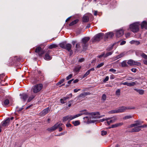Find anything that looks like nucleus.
<instances>
[{
    "instance_id": "nucleus-14",
    "label": "nucleus",
    "mask_w": 147,
    "mask_h": 147,
    "mask_svg": "<svg viewBox=\"0 0 147 147\" xmlns=\"http://www.w3.org/2000/svg\"><path fill=\"white\" fill-rule=\"evenodd\" d=\"M141 28L142 29H147V22L146 21H143L140 24Z\"/></svg>"
},
{
    "instance_id": "nucleus-12",
    "label": "nucleus",
    "mask_w": 147,
    "mask_h": 147,
    "mask_svg": "<svg viewBox=\"0 0 147 147\" xmlns=\"http://www.w3.org/2000/svg\"><path fill=\"white\" fill-rule=\"evenodd\" d=\"M136 54L138 56H141L145 59H147V55L145 53L141 52H136Z\"/></svg>"
},
{
    "instance_id": "nucleus-25",
    "label": "nucleus",
    "mask_w": 147,
    "mask_h": 147,
    "mask_svg": "<svg viewBox=\"0 0 147 147\" xmlns=\"http://www.w3.org/2000/svg\"><path fill=\"white\" fill-rule=\"evenodd\" d=\"M134 90L136 91L140 95H142L144 93V90L142 89H135Z\"/></svg>"
},
{
    "instance_id": "nucleus-15",
    "label": "nucleus",
    "mask_w": 147,
    "mask_h": 147,
    "mask_svg": "<svg viewBox=\"0 0 147 147\" xmlns=\"http://www.w3.org/2000/svg\"><path fill=\"white\" fill-rule=\"evenodd\" d=\"M51 52V51L49 50L47 53L45 54L44 59L47 60H49L51 59L52 57L49 55V53Z\"/></svg>"
},
{
    "instance_id": "nucleus-27",
    "label": "nucleus",
    "mask_w": 147,
    "mask_h": 147,
    "mask_svg": "<svg viewBox=\"0 0 147 147\" xmlns=\"http://www.w3.org/2000/svg\"><path fill=\"white\" fill-rule=\"evenodd\" d=\"M58 47V46L57 45L55 44H52L50 45L49 47L48 48L50 49H51L54 48H55L57 47Z\"/></svg>"
},
{
    "instance_id": "nucleus-55",
    "label": "nucleus",
    "mask_w": 147,
    "mask_h": 147,
    "mask_svg": "<svg viewBox=\"0 0 147 147\" xmlns=\"http://www.w3.org/2000/svg\"><path fill=\"white\" fill-rule=\"evenodd\" d=\"M117 127V123L112 125L111 126V127H112V128H115V127Z\"/></svg>"
},
{
    "instance_id": "nucleus-30",
    "label": "nucleus",
    "mask_w": 147,
    "mask_h": 147,
    "mask_svg": "<svg viewBox=\"0 0 147 147\" xmlns=\"http://www.w3.org/2000/svg\"><path fill=\"white\" fill-rule=\"evenodd\" d=\"M78 21V20H76L70 23L69 24V26H72L74 24L77 23Z\"/></svg>"
},
{
    "instance_id": "nucleus-8",
    "label": "nucleus",
    "mask_w": 147,
    "mask_h": 147,
    "mask_svg": "<svg viewBox=\"0 0 147 147\" xmlns=\"http://www.w3.org/2000/svg\"><path fill=\"white\" fill-rule=\"evenodd\" d=\"M62 125V124L61 123L59 124L57 123L55 124L54 126H53L52 127L50 128H48V130L49 131H53L56 129L58 127H59L61 126Z\"/></svg>"
},
{
    "instance_id": "nucleus-28",
    "label": "nucleus",
    "mask_w": 147,
    "mask_h": 147,
    "mask_svg": "<svg viewBox=\"0 0 147 147\" xmlns=\"http://www.w3.org/2000/svg\"><path fill=\"white\" fill-rule=\"evenodd\" d=\"M73 124L75 126H76L78 125H79L80 124V122L79 121L77 120L76 121H73Z\"/></svg>"
},
{
    "instance_id": "nucleus-57",
    "label": "nucleus",
    "mask_w": 147,
    "mask_h": 147,
    "mask_svg": "<svg viewBox=\"0 0 147 147\" xmlns=\"http://www.w3.org/2000/svg\"><path fill=\"white\" fill-rule=\"evenodd\" d=\"M14 59L18 61H20V59L17 57H14Z\"/></svg>"
},
{
    "instance_id": "nucleus-37",
    "label": "nucleus",
    "mask_w": 147,
    "mask_h": 147,
    "mask_svg": "<svg viewBox=\"0 0 147 147\" xmlns=\"http://www.w3.org/2000/svg\"><path fill=\"white\" fill-rule=\"evenodd\" d=\"M132 116L131 115H128L124 117L123 118V119L126 120L131 118Z\"/></svg>"
},
{
    "instance_id": "nucleus-22",
    "label": "nucleus",
    "mask_w": 147,
    "mask_h": 147,
    "mask_svg": "<svg viewBox=\"0 0 147 147\" xmlns=\"http://www.w3.org/2000/svg\"><path fill=\"white\" fill-rule=\"evenodd\" d=\"M114 36V34L112 32H108L106 34L107 38H112Z\"/></svg>"
},
{
    "instance_id": "nucleus-60",
    "label": "nucleus",
    "mask_w": 147,
    "mask_h": 147,
    "mask_svg": "<svg viewBox=\"0 0 147 147\" xmlns=\"http://www.w3.org/2000/svg\"><path fill=\"white\" fill-rule=\"evenodd\" d=\"M143 62L144 64L147 65V59L143 60Z\"/></svg>"
},
{
    "instance_id": "nucleus-58",
    "label": "nucleus",
    "mask_w": 147,
    "mask_h": 147,
    "mask_svg": "<svg viewBox=\"0 0 147 147\" xmlns=\"http://www.w3.org/2000/svg\"><path fill=\"white\" fill-rule=\"evenodd\" d=\"M115 78V76L113 75H112L110 76V78L111 79H114Z\"/></svg>"
},
{
    "instance_id": "nucleus-16",
    "label": "nucleus",
    "mask_w": 147,
    "mask_h": 147,
    "mask_svg": "<svg viewBox=\"0 0 147 147\" xmlns=\"http://www.w3.org/2000/svg\"><path fill=\"white\" fill-rule=\"evenodd\" d=\"M10 121V118H8L6 120L3 121L2 123V125L3 126H7L9 123Z\"/></svg>"
},
{
    "instance_id": "nucleus-29",
    "label": "nucleus",
    "mask_w": 147,
    "mask_h": 147,
    "mask_svg": "<svg viewBox=\"0 0 147 147\" xmlns=\"http://www.w3.org/2000/svg\"><path fill=\"white\" fill-rule=\"evenodd\" d=\"M35 96L34 94H32V95L30 96L28 100V102H30L32 99H33Z\"/></svg>"
},
{
    "instance_id": "nucleus-53",
    "label": "nucleus",
    "mask_w": 147,
    "mask_h": 147,
    "mask_svg": "<svg viewBox=\"0 0 147 147\" xmlns=\"http://www.w3.org/2000/svg\"><path fill=\"white\" fill-rule=\"evenodd\" d=\"M123 123L122 122L117 123V127H120L123 125Z\"/></svg>"
},
{
    "instance_id": "nucleus-10",
    "label": "nucleus",
    "mask_w": 147,
    "mask_h": 147,
    "mask_svg": "<svg viewBox=\"0 0 147 147\" xmlns=\"http://www.w3.org/2000/svg\"><path fill=\"white\" fill-rule=\"evenodd\" d=\"M110 118V119L108 120H107L106 123L105 122L106 125L107 124V125H109L111 123H113L116 121L117 119V117H111Z\"/></svg>"
},
{
    "instance_id": "nucleus-24",
    "label": "nucleus",
    "mask_w": 147,
    "mask_h": 147,
    "mask_svg": "<svg viewBox=\"0 0 147 147\" xmlns=\"http://www.w3.org/2000/svg\"><path fill=\"white\" fill-rule=\"evenodd\" d=\"M89 20V17L86 16H83L82 18V21L83 22H86L88 21Z\"/></svg>"
},
{
    "instance_id": "nucleus-48",
    "label": "nucleus",
    "mask_w": 147,
    "mask_h": 147,
    "mask_svg": "<svg viewBox=\"0 0 147 147\" xmlns=\"http://www.w3.org/2000/svg\"><path fill=\"white\" fill-rule=\"evenodd\" d=\"M107 132L106 131H101V135L102 136H104L106 135L107 134Z\"/></svg>"
},
{
    "instance_id": "nucleus-6",
    "label": "nucleus",
    "mask_w": 147,
    "mask_h": 147,
    "mask_svg": "<svg viewBox=\"0 0 147 147\" xmlns=\"http://www.w3.org/2000/svg\"><path fill=\"white\" fill-rule=\"evenodd\" d=\"M127 63L130 66L140 65H141V63H140L135 61L131 59L128 60Z\"/></svg>"
},
{
    "instance_id": "nucleus-59",
    "label": "nucleus",
    "mask_w": 147,
    "mask_h": 147,
    "mask_svg": "<svg viewBox=\"0 0 147 147\" xmlns=\"http://www.w3.org/2000/svg\"><path fill=\"white\" fill-rule=\"evenodd\" d=\"M136 68H132L131 69V70L132 71L134 72H136Z\"/></svg>"
},
{
    "instance_id": "nucleus-39",
    "label": "nucleus",
    "mask_w": 147,
    "mask_h": 147,
    "mask_svg": "<svg viewBox=\"0 0 147 147\" xmlns=\"http://www.w3.org/2000/svg\"><path fill=\"white\" fill-rule=\"evenodd\" d=\"M121 90L120 89H118L116 92V94L117 96H119L120 94Z\"/></svg>"
},
{
    "instance_id": "nucleus-17",
    "label": "nucleus",
    "mask_w": 147,
    "mask_h": 147,
    "mask_svg": "<svg viewBox=\"0 0 147 147\" xmlns=\"http://www.w3.org/2000/svg\"><path fill=\"white\" fill-rule=\"evenodd\" d=\"M20 96L21 98L24 102L26 101L28 97V95L25 94H20Z\"/></svg>"
},
{
    "instance_id": "nucleus-43",
    "label": "nucleus",
    "mask_w": 147,
    "mask_h": 147,
    "mask_svg": "<svg viewBox=\"0 0 147 147\" xmlns=\"http://www.w3.org/2000/svg\"><path fill=\"white\" fill-rule=\"evenodd\" d=\"M63 121H66L69 119L68 115L64 117L63 118Z\"/></svg>"
},
{
    "instance_id": "nucleus-23",
    "label": "nucleus",
    "mask_w": 147,
    "mask_h": 147,
    "mask_svg": "<svg viewBox=\"0 0 147 147\" xmlns=\"http://www.w3.org/2000/svg\"><path fill=\"white\" fill-rule=\"evenodd\" d=\"M81 68V66L78 65L76 66L74 69V71L76 73H78Z\"/></svg>"
},
{
    "instance_id": "nucleus-32",
    "label": "nucleus",
    "mask_w": 147,
    "mask_h": 147,
    "mask_svg": "<svg viewBox=\"0 0 147 147\" xmlns=\"http://www.w3.org/2000/svg\"><path fill=\"white\" fill-rule=\"evenodd\" d=\"M41 48L40 47H37L35 50V52L37 53H39L41 50Z\"/></svg>"
},
{
    "instance_id": "nucleus-13",
    "label": "nucleus",
    "mask_w": 147,
    "mask_h": 147,
    "mask_svg": "<svg viewBox=\"0 0 147 147\" xmlns=\"http://www.w3.org/2000/svg\"><path fill=\"white\" fill-rule=\"evenodd\" d=\"M72 47V45L71 44H66L65 49L67 50L68 51L70 52V54L71 55V54L72 53V50H71V48Z\"/></svg>"
},
{
    "instance_id": "nucleus-49",
    "label": "nucleus",
    "mask_w": 147,
    "mask_h": 147,
    "mask_svg": "<svg viewBox=\"0 0 147 147\" xmlns=\"http://www.w3.org/2000/svg\"><path fill=\"white\" fill-rule=\"evenodd\" d=\"M81 115H82V114H80V113H79L78 114H77L75 115H74V119H75V118L78 117H80Z\"/></svg>"
},
{
    "instance_id": "nucleus-21",
    "label": "nucleus",
    "mask_w": 147,
    "mask_h": 147,
    "mask_svg": "<svg viewBox=\"0 0 147 147\" xmlns=\"http://www.w3.org/2000/svg\"><path fill=\"white\" fill-rule=\"evenodd\" d=\"M94 68H92L88 70L86 72L84 75L83 77L84 78L87 76H88L90 73V72L91 71H94Z\"/></svg>"
},
{
    "instance_id": "nucleus-52",
    "label": "nucleus",
    "mask_w": 147,
    "mask_h": 147,
    "mask_svg": "<svg viewBox=\"0 0 147 147\" xmlns=\"http://www.w3.org/2000/svg\"><path fill=\"white\" fill-rule=\"evenodd\" d=\"M109 71L112 72L113 73H115L116 71V70L115 69L112 68L110 69L109 70Z\"/></svg>"
},
{
    "instance_id": "nucleus-1",
    "label": "nucleus",
    "mask_w": 147,
    "mask_h": 147,
    "mask_svg": "<svg viewBox=\"0 0 147 147\" xmlns=\"http://www.w3.org/2000/svg\"><path fill=\"white\" fill-rule=\"evenodd\" d=\"M140 24L139 22H136L130 24L129 26V29L134 33L139 31Z\"/></svg>"
},
{
    "instance_id": "nucleus-34",
    "label": "nucleus",
    "mask_w": 147,
    "mask_h": 147,
    "mask_svg": "<svg viewBox=\"0 0 147 147\" xmlns=\"http://www.w3.org/2000/svg\"><path fill=\"white\" fill-rule=\"evenodd\" d=\"M121 66L122 67H125L127 66L126 61H123L121 63Z\"/></svg>"
},
{
    "instance_id": "nucleus-4",
    "label": "nucleus",
    "mask_w": 147,
    "mask_h": 147,
    "mask_svg": "<svg viewBox=\"0 0 147 147\" xmlns=\"http://www.w3.org/2000/svg\"><path fill=\"white\" fill-rule=\"evenodd\" d=\"M90 38L89 37H86L82 39V46L83 47V49H86L87 46V43L90 40Z\"/></svg>"
},
{
    "instance_id": "nucleus-62",
    "label": "nucleus",
    "mask_w": 147,
    "mask_h": 147,
    "mask_svg": "<svg viewBox=\"0 0 147 147\" xmlns=\"http://www.w3.org/2000/svg\"><path fill=\"white\" fill-rule=\"evenodd\" d=\"M105 54L104 53L102 54L101 55H99L98 56V57L99 58H100L104 56V57Z\"/></svg>"
},
{
    "instance_id": "nucleus-3",
    "label": "nucleus",
    "mask_w": 147,
    "mask_h": 147,
    "mask_svg": "<svg viewBox=\"0 0 147 147\" xmlns=\"http://www.w3.org/2000/svg\"><path fill=\"white\" fill-rule=\"evenodd\" d=\"M103 33H101L97 34L95 35L92 39L93 42L99 41L103 38Z\"/></svg>"
},
{
    "instance_id": "nucleus-40",
    "label": "nucleus",
    "mask_w": 147,
    "mask_h": 147,
    "mask_svg": "<svg viewBox=\"0 0 147 147\" xmlns=\"http://www.w3.org/2000/svg\"><path fill=\"white\" fill-rule=\"evenodd\" d=\"M45 53V51L41 49V51L40 52L38 53V55L40 56H42V55Z\"/></svg>"
},
{
    "instance_id": "nucleus-36",
    "label": "nucleus",
    "mask_w": 147,
    "mask_h": 147,
    "mask_svg": "<svg viewBox=\"0 0 147 147\" xmlns=\"http://www.w3.org/2000/svg\"><path fill=\"white\" fill-rule=\"evenodd\" d=\"M66 44L64 43H62L59 44L60 47L65 49V47Z\"/></svg>"
},
{
    "instance_id": "nucleus-33",
    "label": "nucleus",
    "mask_w": 147,
    "mask_h": 147,
    "mask_svg": "<svg viewBox=\"0 0 147 147\" xmlns=\"http://www.w3.org/2000/svg\"><path fill=\"white\" fill-rule=\"evenodd\" d=\"M64 80L65 79H62L61 80H60V81L59 82L56 84V85L59 86V85H61V84H62L64 82Z\"/></svg>"
},
{
    "instance_id": "nucleus-19",
    "label": "nucleus",
    "mask_w": 147,
    "mask_h": 147,
    "mask_svg": "<svg viewBox=\"0 0 147 147\" xmlns=\"http://www.w3.org/2000/svg\"><path fill=\"white\" fill-rule=\"evenodd\" d=\"M90 93L89 92H86L83 93H81L78 96L77 98L78 99H80L81 97H85L87 95H89Z\"/></svg>"
},
{
    "instance_id": "nucleus-31",
    "label": "nucleus",
    "mask_w": 147,
    "mask_h": 147,
    "mask_svg": "<svg viewBox=\"0 0 147 147\" xmlns=\"http://www.w3.org/2000/svg\"><path fill=\"white\" fill-rule=\"evenodd\" d=\"M80 113L82 114V115H87L88 114V113L86 110L80 111Z\"/></svg>"
},
{
    "instance_id": "nucleus-9",
    "label": "nucleus",
    "mask_w": 147,
    "mask_h": 147,
    "mask_svg": "<svg viewBox=\"0 0 147 147\" xmlns=\"http://www.w3.org/2000/svg\"><path fill=\"white\" fill-rule=\"evenodd\" d=\"M115 34L116 36L118 37L122 36L124 34L123 31L122 29H119L116 30Z\"/></svg>"
},
{
    "instance_id": "nucleus-2",
    "label": "nucleus",
    "mask_w": 147,
    "mask_h": 147,
    "mask_svg": "<svg viewBox=\"0 0 147 147\" xmlns=\"http://www.w3.org/2000/svg\"><path fill=\"white\" fill-rule=\"evenodd\" d=\"M43 88L42 84H37L32 87L31 91L34 93L39 92Z\"/></svg>"
},
{
    "instance_id": "nucleus-42",
    "label": "nucleus",
    "mask_w": 147,
    "mask_h": 147,
    "mask_svg": "<svg viewBox=\"0 0 147 147\" xmlns=\"http://www.w3.org/2000/svg\"><path fill=\"white\" fill-rule=\"evenodd\" d=\"M104 64V62H102L101 63H100L99 64H98L97 66V68H99L102 66Z\"/></svg>"
},
{
    "instance_id": "nucleus-51",
    "label": "nucleus",
    "mask_w": 147,
    "mask_h": 147,
    "mask_svg": "<svg viewBox=\"0 0 147 147\" xmlns=\"http://www.w3.org/2000/svg\"><path fill=\"white\" fill-rule=\"evenodd\" d=\"M109 79V77L108 76H107L105 78L103 82H105L107 81H108Z\"/></svg>"
},
{
    "instance_id": "nucleus-45",
    "label": "nucleus",
    "mask_w": 147,
    "mask_h": 147,
    "mask_svg": "<svg viewBox=\"0 0 147 147\" xmlns=\"http://www.w3.org/2000/svg\"><path fill=\"white\" fill-rule=\"evenodd\" d=\"M102 99L104 101L106 99V96L105 94H103L102 96Z\"/></svg>"
},
{
    "instance_id": "nucleus-54",
    "label": "nucleus",
    "mask_w": 147,
    "mask_h": 147,
    "mask_svg": "<svg viewBox=\"0 0 147 147\" xmlns=\"http://www.w3.org/2000/svg\"><path fill=\"white\" fill-rule=\"evenodd\" d=\"M76 50H78V49L80 48V44L79 43H77L76 45Z\"/></svg>"
},
{
    "instance_id": "nucleus-61",
    "label": "nucleus",
    "mask_w": 147,
    "mask_h": 147,
    "mask_svg": "<svg viewBox=\"0 0 147 147\" xmlns=\"http://www.w3.org/2000/svg\"><path fill=\"white\" fill-rule=\"evenodd\" d=\"M81 90L80 89H75L74 90V92H77L78 91H80Z\"/></svg>"
},
{
    "instance_id": "nucleus-35",
    "label": "nucleus",
    "mask_w": 147,
    "mask_h": 147,
    "mask_svg": "<svg viewBox=\"0 0 147 147\" xmlns=\"http://www.w3.org/2000/svg\"><path fill=\"white\" fill-rule=\"evenodd\" d=\"M118 113L117 109L111 110L109 112V114H113Z\"/></svg>"
},
{
    "instance_id": "nucleus-56",
    "label": "nucleus",
    "mask_w": 147,
    "mask_h": 147,
    "mask_svg": "<svg viewBox=\"0 0 147 147\" xmlns=\"http://www.w3.org/2000/svg\"><path fill=\"white\" fill-rule=\"evenodd\" d=\"M130 35V33H127L125 34V36L126 38L129 37Z\"/></svg>"
},
{
    "instance_id": "nucleus-7",
    "label": "nucleus",
    "mask_w": 147,
    "mask_h": 147,
    "mask_svg": "<svg viewBox=\"0 0 147 147\" xmlns=\"http://www.w3.org/2000/svg\"><path fill=\"white\" fill-rule=\"evenodd\" d=\"M147 125H143L135 126L132 129V131L134 132H138L140 130V129L144 127H147Z\"/></svg>"
},
{
    "instance_id": "nucleus-41",
    "label": "nucleus",
    "mask_w": 147,
    "mask_h": 147,
    "mask_svg": "<svg viewBox=\"0 0 147 147\" xmlns=\"http://www.w3.org/2000/svg\"><path fill=\"white\" fill-rule=\"evenodd\" d=\"M112 54V52H109L105 55L104 57H106L109 55H111Z\"/></svg>"
},
{
    "instance_id": "nucleus-26",
    "label": "nucleus",
    "mask_w": 147,
    "mask_h": 147,
    "mask_svg": "<svg viewBox=\"0 0 147 147\" xmlns=\"http://www.w3.org/2000/svg\"><path fill=\"white\" fill-rule=\"evenodd\" d=\"M124 55L125 54L124 53H121L115 57V60H116L119 58L123 57L124 56Z\"/></svg>"
},
{
    "instance_id": "nucleus-38",
    "label": "nucleus",
    "mask_w": 147,
    "mask_h": 147,
    "mask_svg": "<svg viewBox=\"0 0 147 147\" xmlns=\"http://www.w3.org/2000/svg\"><path fill=\"white\" fill-rule=\"evenodd\" d=\"M9 103V100L7 99L5 100L4 101V104L5 105H8Z\"/></svg>"
},
{
    "instance_id": "nucleus-47",
    "label": "nucleus",
    "mask_w": 147,
    "mask_h": 147,
    "mask_svg": "<svg viewBox=\"0 0 147 147\" xmlns=\"http://www.w3.org/2000/svg\"><path fill=\"white\" fill-rule=\"evenodd\" d=\"M72 74H71L69 75L66 78V79L67 80H68L70 79H71L72 77Z\"/></svg>"
},
{
    "instance_id": "nucleus-64",
    "label": "nucleus",
    "mask_w": 147,
    "mask_h": 147,
    "mask_svg": "<svg viewBox=\"0 0 147 147\" xmlns=\"http://www.w3.org/2000/svg\"><path fill=\"white\" fill-rule=\"evenodd\" d=\"M135 42L134 44L136 45H139L140 43V42L137 41H135Z\"/></svg>"
},
{
    "instance_id": "nucleus-5",
    "label": "nucleus",
    "mask_w": 147,
    "mask_h": 147,
    "mask_svg": "<svg viewBox=\"0 0 147 147\" xmlns=\"http://www.w3.org/2000/svg\"><path fill=\"white\" fill-rule=\"evenodd\" d=\"M135 109L134 107H122L117 109L118 113H122L124 112L127 110L133 109Z\"/></svg>"
},
{
    "instance_id": "nucleus-20",
    "label": "nucleus",
    "mask_w": 147,
    "mask_h": 147,
    "mask_svg": "<svg viewBox=\"0 0 147 147\" xmlns=\"http://www.w3.org/2000/svg\"><path fill=\"white\" fill-rule=\"evenodd\" d=\"M142 122H141L139 121H136L135 122V123L131 125V127L139 126L141 125Z\"/></svg>"
},
{
    "instance_id": "nucleus-50",
    "label": "nucleus",
    "mask_w": 147,
    "mask_h": 147,
    "mask_svg": "<svg viewBox=\"0 0 147 147\" xmlns=\"http://www.w3.org/2000/svg\"><path fill=\"white\" fill-rule=\"evenodd\" d=\"M110 119V118H108L107 119H101L100 120V121L102 122H103L106 120V121L108 120L109 119Z\"/></svg>"
},
{
    "instance_id": "nucleus-44",
    "label": "nucleus",
    "mask_w": 147,
    "mask_h": 147,
    "mask_svg": "<svg viewBox=\"0 0 147 147\" xmlns=\"http://www.w3.org/2000/svg\"><path fill=\"white\" fill-rule=\"evenodd\" d=\"M69 119V120H71L74 119V116H72L70 115H68Z\"/></svg>"
},
{
    "instance_id": "nucleus-18",
    "label": "nucleus",
    "mask_w": 147,
    "mask_h": 147,
    "mask_svg": "<svg viewBox=\"0 0 147 147\" xmlns=\"http://www.w3.org/2000/svg\"><path fill=\"white\" fill-rule=\"evenodd\" d=\"M124 85H127L128 86H132L135 85L136 84V82H134L131 83H128L127 82H125L123 83H121Z\"/></svg>"
},
{
    "instance_id": "nucleus-46",
    "label": "nucleus",
    "mask_w": 147,
    "mask_h": 147,
    "mask_svg": "<svg viewBox=\"0 0 147 147\" xmlns=\"http://www.w3.org/2000/svg\"><path fill=\"white\" fill-rule=\"evenodd\" d=\"M66 100H64V99L63 98H61L60 99V102L62 104H64L66 102Z\"/></svg>"
},
{
    "instance_id": "nucleus-63",
    "label": "nucleus",
    "mask_w": 147,
    "mask_h": 147,
    "mask_svg": "<svg viewBox=\"0 0 147 147\" xmlns=\"http://www.w3.org/2000/svg\"><path fill=\"white\" fill-rule=\"evenodd\" d=\"M84 58H81L79 60V62H82L84 61Z\"/></svg>"
},
{
    "instance_id": "nucleus-11",
    "label": "nucleus",
    "mask_w": 147,
    "mask_h": 147,
    "mask_svg": "<svg viewBox=\"0 0 147 147\" xmlns=\"http://www.w3.org/2000/svg\"><path fill=\"white\" fill-rule=\"evenodd\" d=\"M50 109L49 107H47L43 110L40 113V115L42 116L45 115L46 114L48 113L50 111Z\"/></svg>"
}]
</instances>
